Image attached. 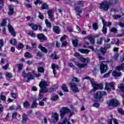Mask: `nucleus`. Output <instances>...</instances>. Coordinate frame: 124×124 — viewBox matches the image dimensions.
<instances>
[{
	"instance_id": "nucleus-30",
	"label": "nucleus",
	"mask_w": 124,
	"mask_h": 124,
	"mask_svg": "<svg viewBox=\"0 0 124 124\" xmlns=\"http://www.w3.org/2000/svg\"><path fill=\"white\" fill-rule=\"evenodd\" d=\"M123 69H124V63H122L119 66L116 67V70L118 71H121V70H123Z\"/></svg>"
},
{
	"instance_id": "nucleus-26",
	"label": "nucleus",
	"mask_w": 124,
	"mask_h": 124,
	"mask_svg": "<svg viewBox=\"0 0 124 124\" xmlns=\"http://www.w3.org/2000/svg\"><path fill=\"white\" fill-rule=\"evenodd\" d=\"M22 123L25 124V123H26V122H27V121H28L29 119H28V117L27 116V114L26 113H24L22 115Z\"/></svg>"
},
{
	"instance_id": "nucleus-47",
	"label": "nucleus",
	"mask_w": 124,
	"mask_h": 124,
	"mask_svg": "<svg viewBox=\"0 0 124 124\" xmlns=\"http://www.w3.org/2000/svg\"><path fill=\"white\" fill-rule=\"evenodd\" d=\"M101 20H102V23L103 24V27H106L107 26V22L105 21V19L102 17H100Z\"/></svg>"
},
{
	"instance_id": "nucleus-1",
	"label": "nucleus",
	"mask_w": 124,
	"mask_h": 124,
	"mask_svg": "<svg viewBox=\"0 0 124 124\" xmlns=\"http://www.w3.org/2000/svg\"><path fill=\"white\" fill-rule=\"evenodd\" d=\"M39 86L41 88L40 90V93H51L56 91V90L58 89L59 88V86L55 85L51 87L50 88L47 89L46 87L49 86V83L43 79L41 80Z\"/></svg>"
},
{
	"instance_id": "nucleus-60",
	"label": "nucleus",
	"mask_w": 124,
	"mask_h": 124,
	"mask_svg": "<svg viewBox=\"0 0 124 124\" xmlns=\"http://www.w3.org/2000/svg\"><path fill=\"white\" fill-rule=\"evenodd\" d=\"M0 99H1V100L2 101H5V96L3 95H0Z\"/></svg>"
},
{
	"instance_id": "nucleus-64",
	"label": "nucleus",
	"mask_w": 124,
	"mask_h": 124,
	"mask_svg": "<svg viewBox=\"0 0 124 124\" xmlns=\"http://www.w3.org/2000/svg\"><path fill=\"white\" fill-rule=\"evenodd\" d=\"M6 25V20L5 19H3L2 23H1V26H5Z\"/></svg>"
},
{
	"instance_id": "nucleus-5",
	"label": "nucleus",
	"mask_w": 124,
	"mask_h": 124,
	"mask_svg": "<svg viewBox=\"0 0 124 124\" xmlns=\"http://www.w3.org/2000/svg\"><path fill=\"white\" fill-rule=\"evenodd\" d=\"M69 85L72 91L75 93H79V92H80V90H79V88H78V87H77V84H76V83H74L73 82H71L69 83Z\"/></svg>"
},
{
	"instance_id": "nucleus-62",
	"label": "nucleus",
	"mask_w": 124,
	"mask_h": 124,
	"mask_svg": "<svg viewBox=\"0 0 124 124\" xmlns=\"http://www.w3.org/2000/svg\"><path fill=\"white\" fill-rule=\"evenodd\" d=\"M42 124H47V118H44L43 120L42 121Z\"/></svg>"
},
{
	"instance_id": "nucleus-58",
	"label": "nucleus",
	"mask_w": 124,
	"mask_h": 124,
	"mask_svg": "<svg viewBox=\"0 0 124 124\" xmlns=\"http://www.w3.org/2000/svg\"><path fill=\"white\" fill-rule=\"evenodd\" d=\"M62 42V47H64V46H66L67 45V42L66 41H63Z\"/></svg>"
},
{
	"instance_id": "nucleus-11",
	"label": "nucleus",
	"mask_w": 124,
	"mask_h": 124,
	"mask_svg": "<svg viewBox=\"0 0 124 124\" xmlns=\"http://www.w3.org/2000/svg\"><path fill=\"white\" fill-rule=\"evenodd\" d=\"M29 26L31 28L33 31H37V29H39V31H41V29H42V27L40 25H37L33 23H30Z\"/></svg>"
},
{
	"instance_id": "nucleus-36",
	"label": "nucleus",
	"mask_w": 124,
	"mask_h": 124,
	"mask_svg": "<svg viewBox=\"0 0 124 124\" xmlns=\"http://www.w3.org/2000/svg\"><path fill=\"white\" fill-rule=\"evenodd\" d=\"M62 89L64 92H65L66 93H68V92H69V90H68V89H67V87H66V85L65 84H63L62 85Z\"/></svg>"
},
{
	"instance_id": "nucleus-2",
	"label": "nucleus",
	"mask_w": 124,
	"mask_h": 124,
	"mask_svg": "<svg viewBox=\"0 0 124 124\" xmlns=\"http://www.w3.org/2000/svg\"><path fill=\"white\" fill-rule=\"evenodd\" d=\"M99 7L100 9L103 10V11H108V9L110 8V6L108 4L107 1H103L99 3Z\"/></svg>"
},
{
	"instance_id": "nucleus-57",
	"label": "nucleus",
	"mask_w": 124,
	"mask_h": 124,
	"mask_svg": "<svg viewBox=\"0 0 124 124\" xmlns=\"http://www.w3.org/2000/svg\"><path fill=\"white\" fill-rule=\"evenodd\" d=\"M117 29L115 28H112L111 29H110V31H111V32H114L115 33H116V32H117Z\"/></svg>"
},
{
	"instance_id": "nucleus-23",
	"label": "nucleus",
	"mask_w": 124,
	"mask_h": 124,
	"mask_svg": "<svg viewBox=\"0 0 124 124\" xmlns=\"http://www.w3.org/2000/svg\"><path fill=\"white\" fill-rule=\"evenodd\" d=\"M78 51L82 54H89L90 53V50L88 49L79 48Z\"/></svg>"
},
{
	"instance_id": "nucleus-14",
	"label": "nucleus",
	"mask_w": 124,
	"mask_h": 124,
	"mask_svg": "<svg viewBox=\"0 0 124 124\" xmlns=\"http://www.w3.org/2000/svg\"><path fill=\"white\" fill-rule=\"evenodd\" d=\"M37 37L41 42H43V41L47 39V37L45 36L43 33L38 34Z\"/></svg>"
},
{
	"instance_id": "nucleus-59",
	"label": "nucleus",
	"mask_w": 124,
	"mask_h": 124,
	"mask_svg": "<svg viewBox=\"0 0 124 124\" xmlns=\"http://www.w3.org/2000/svg\"><path fill=\"white\" fill-rule=\"evenodd\" d=\"M16 117H17V112L16 111H15L12 115V120H13V119H15Z\"/></svg>"
},
{
	"instance_id": "nucleus-61",
	"label": "nucleus",
	"mask_w": 124,
	"mask_h": 124,
	"mask_svg": "<svg viewBox=\"0 0 124 124\" xmlns=\"http://www.w3.org/2000/svg\"><path fill=\"white\" fill-rule=\"evenodd\" d=\"M38 3H39V4H42V1H41L40 0H36V1L34 2V4H35V5H37Z\"/></svg>"
},
{
	"instance_id": "nucleus-39",
	"label": "nucleus",
	"mask_w": 124,
	"mask_h": 124,
	"mask_svg": "<svg viewBox=\"0 0 124 124\" xmlns=\"http://www.w3.org/2000/svg\"><path fill=\"white\" fill-rule=\"evenodd\" d=\"M24 56L25 58H29L30 59H31V58H32V55L28 52H26Z\"/></svg>"
},
{
	"instance_id": "nucleus-34",
	"label": "nucleus",
	"mask_w": 124,
	"mask_h": 124,
	"mask_svg": "<svg viewBox=\"0 0 124 124\" xmlns=\"http://www.w3.org/2000/svg\"><path fill=\"white\" fill-rule=\"evenodd\" d=\"M10 43L12 45H16L17 44V41L15 39H11L10 40Z\"/></svg>"
},
{
	"instance_id": "nucleus-63",
	"label": "nucleus",
	"mask_w": 124,
	"mask_h": 124,
	"mask_svg": "<svg viewBox=\"0 0 124 124\" xmlns=\"http://www.w3.org/2000/svg\"><path fill=\"white\" fill-rule=\"evenodd\" d=\"M3 46V40H0V50L1 49V47Z\"/></svg>"
},
{
	"instance_id": "nucleus-46",
	"label": "nucleus",
	"mask_w": 124,
	"mask_h": 124,
	"mask_svg": "<svg viewBox=\"0 0 124 124\" xmlns=\"http://www.w3.org/2000/svg\"><path fill=\"white\" fill-rule=\"evenodd\" d=\"M17 67L18 68V71L19 72H21V70H22V68H23V64H19L18 65H17Z\"/></svg>"
},
{
	"instance_id": "nucleus-49",
	"label": "nucleus",
	"mask_w": 124,
	"mask_h": 124,
	"mask_svg": "<svg viewBox=\"0 0 124 124\" xmlns=\"http://www.w3.org/2000/svg\"><path fill=\"white\" fill-rule=\"evenodd\" d=\"M122 17V16L120 15H115L113 16V19H119V18H121Z\"/></svg>"
},
{
	"instance_id": "nucleus-51",
	"label": "nucleus",
	"mask_w": 124,
	"mask_h": 124,
	"mask_svg": "<svg viewBox=\"0 0 124 124\" xmlns=\"http://www.w3.org/2000/svg\"><path fill=\"white\" fill-rule=\"evenodd\" d=\"M23 48H24V45L22 44H19L17 47L18 50H21V49H23Z\"/></svg>"
},
{
	"instance_id": "nucleus-21",
	"label": "nucleus",
	"mask_w": 124,
	"mask_h": 124,
	"mask_svg": "<svg viewBox=\"0 0 124 124\" xmlns=\"http://www.w3.org/2000/svg\"><path fill=\"white\" fill-rule=\"evenodd\" d=\"M118 2H119L118 0H108V3L109 6H112V5H114V4L118 3Z\"/></svg>"
},
{
	"instance_id": "nucleus-41",
	"label": "nucleus",
	"mask_w": 124,
	"mask_h": 124,
	"mask_svg": "<svg viewBox=\"0 0 124 124\" xmlns=\"http://www.w3.org/2000/svg\"><path fill=\"white\" fill-rule=\"evenodd\" d=\"M42 9H48L49 8V7L46 5V3L42 4V6L41 7Z\"/></svg>"
},
{
	"instance_id": "nucleus-31",
	"label": "nucleus",
	"mask_w": 124,
	"mask_h": 124,
	"mask_svg": "<svg viewBox=\"0 0 124 124\" xmlns=\"http://www.w3.org/2000/svg\"><path fill=\"white\" fill-rule=\"evenodd\" d=\"M106 48L105 47H101L100 48L99 51L100 52V53H101V54H102V55H104V54L106 53Z\"/></svg>"
},
{
	"instance_id": "nucleus-13",
	"label": "nucleus",
	"mask_w": 124,
	"mask_h": 124,
	"mask_svg": "<svg viewBox=\"0 0 124 124\" xmlns=\"http://www.w3.org/2000/svg\"><path fill=\"white\" fill-rule=\"evenodd\" d=\"M8 29L10 32L11 33L12 36H14V37H16V32L14 31V29H13V27H12V26L10 24H8Z\"/></svg>"
},
{
	"instance_id": "nucleus-43",
	"label": "nucleus",
	"mask_w": 124,
	"mask_h": 124,
	"mask_svg": "<svg viewBox=\"0 0 124 124\" xmlns=\"http://www.w3.org/2000/svg\"><path fill=\"white\" fill-rule=\"evenodd\" d=\"M58 99H59V96L58 95H55L51 98V100H53V101H56Z\"/></svg>"
},
{
	"instance_id": "nucleus-7",
	"label": "nucleus",
	"mask_w": 124,
	"mask_h": 124,
	"mask_svg": "<svg viewBox=\"0 0 124 124\" xmlns=\"http://www.w3.org/2000/svg\"><path fill=\"white\" fill-rule=\"evenodd\" d=\"M100 65L101 73H105V72L107 71V64H106V62H100Z\"/></svg>"
},
{
	"instance_id": "nucleus-12",
	"label": "nucleus",
	"mask_w": 124,
	"mask_h": 124,
	"mask_svg": "<svg viewBox=\"0 0 124 124\" xmlns=\"http://www.w3.org/2000/svg\"><path fill=\"white\" fill-rule=\"evenodd\" d=\"M119 104L120 103L119 102V101L116 99H112L110 100L109 103V105L114 106V107H117V106H118Z\"/></svg>"
},
{
	"instance_id": "nucleus-42",
	"label": "nucleus",
	"mask_w": 124,
	"mask_h": 124,
	"mask_svg": "<svg viewBox=\"0 0 124 124\" xmlns=\"http://www.w3.org/2000/svg\"><path fill=\"white\" fill-rule=\"evenodd\" d=\"M30 105H31L30 104V103H29V101H25L23 104V106L24 107H25V108L30 107Z\"/></svg>"
},
{
	"instance_id": "nucleus-32",
	"label": "nucleus",
	"mask_w": 124,
	"mask_h": 124,
	"mask_svg": "<svg viewBox=\"0 0 124 124\" xmlns=\"http://www.w3.org/2000/svg\"><path fill=\"white\" fill-rule=\"evenodd\" d=\"M50 57L53 59V60H58V59H59L60 58L59 57V56H57V55H56V53H53L51 55Z\"/></svg>"
},
{
	"instance_id": "nucleus-10",
	"label": "nucleus",
	"mask_w": 124,
	"mask_h": 124,
	"mask_svg": "<svg viewBox=\"0 0 124 124\" xmlns=\"http://www.w3.org/2000/svg\"><path fill=\"white\" fill-rule=\"evenodd\" d=\"M59 119V114L57 112H53L51 114V120L53 123H57Z\"/></svg>"
},
{
	"instance_id": "nucleus-24",
	"label": "nucleus",
	"mask_w": 124,
	"mask_h": 124,
	"mask_svg": "<svg viewBox=\"0 0 124 124\" xmlns=\"http://www.w3.org/2000/svg\"><path fill=\"white\" fill-rule=\"evenodd\" d=\"M51 67L53 69V73L54 75H56V68L59 69V66L58 65L53 64L51 65Z\"/></svg>"
},
{
	"instance_id": "nucleus-56",
	"label": "nucleus",
	"mask_w": 124,
	"mask_h": 124,
	"mask_svg": "<svg viewBox=\"0 0 124 124\" xmlns=\"http://www.w3.org/2000/svg\"><path fill=\"white\" fill-rule=\"evenodd\" d=\"M74 56L76 57V58H78V59H80V58L82 57L79 53L77 52H75L74 54Z\"/></svg>"
},
{
	"instance_id": "nucleus-4",
	"label": "nucleus",
	"mask_w": 124,
	"mask_h": 124,
	"mask_svg": "<svg viewBox=\"0 0 124 124\" xmlns=\"http://www.w3.org/2000/svg\"><path fill=\"white\" fill-rule=\"evenodd\" d=\"M70 109L68 108L67 107H63L62 109L60 111V117L61 119H63L64 115H65V114L70 113Z\"/></svg>"
},
{
	"instance_id": "nucleus-55",
	"label": "nucleus",
	"mask_w": 124,
	"mask_h": 124,
	"mask_svg": "<svg viewBox=\"0 0 124 124\" xmlns=\"http://www.w3.org/2000/svg\"><path fill=\"white\" fill-rule=\"evenodd\" d=\"M102 31L104 34L107 33V28H106V27H103Z\"/></svg>"
},
{
	"instance_id": "nucleus-37",
	"label": "nucleus",
	"mask_w": 124,
	"mask_h": 124,
	"mask_svg": "<svg viewBox=\"0 0 124 124\" xmlns=\"http://www.w3.org/2000/svg\"><path fill=\"white\" fill-rule=\"evenodd\" d=\"M72 43L75 47H77L78 45V39L72 40Z\"/></svg>"
},
{
	"instance_id": "nucleus-38",
	"label": "nucleus",
	"mask_w": 124,
	"mask_h": 124,
	"mask_svg": "<svg viewBox=\"0 0 124 124\" xmlns=\"http://www.w3.org/2000/svg\"><path fill=\"white\" fill-rule=\"evenodd\" d=\"M119 89H120L121 91L124 93V84H120L118 86Z\"/></svg>"
},
{
	"instance_id": "nucleus-48",
	"label": "nucleus",
	"mask_w": 124,
	"mask_h": 124,
	"mask_svg": "<svg viewBox=\"0 0 124 124\" xmlns=\"http://www.w3.org/2000/svg\"><path fill=\"white\" fill-rule=\"evenodd\" d=\"M103 38H100L97 40V44H102Z\"/></svg>"
},
{
	"instance_id": "nucleus-20",
	"label": "nucleus",
	"mask_w": 124,
	"mask_h": 124,
	"mask_svg": "<svg viewBox=\"0 0 124 124\" xmlns=\"http://www.w3.org/2000/svg\"><path fill=\"white\" fill-rule=\"evenodd\" d=\"M53 31L55 33L59 34L61 31V30H60V27H59V26H54L53 28Z\"/></svg>"
},
{
	"instance_id": "nucleus-44",
	"label": "nucleus",
	"mask_w": 124,
	"mask_h": 124,
	"mask_svg": "<svg viewBox=\"0 0 124 124\" xmlns=\"http://www.w3.org/2000/svg\"><path fill=\"white\" fill-rule=\"evenodd\" d=\"M28 34H29V35H31V36L32 37H35L36 36L35 33H33V31H29Z\"/></svg>"
},
{
	"instance_id": "nucleus-52",
	"label": "nucleus",
	"mask_w": 124,
	"mask_h": 124,
	"mask_svg": "<svg viewBox=\"0 0 124 124\" xmlns=\"http://www.w3.org/2000/svg\"><path fill=\"white\" fill-rule=\"evenodd\" d=\"M117 111L121 115H124V111L122 108H119Z\"/></svg>"
},
{
	"instance_id": "nucleus-27",
	"label": "nucleus",
	"mask_w": 124,
	"mask_h": 124,
	"mask_svg": "<svg viewBox=\"0 0 124 124\" xmlns=\"http://www.w3.org/2000/svg\"><path fill=\"white\" fill-rule=\"evenodd\" d=\"M58 124H71L67 120V118H64L62 123H58Z\"/></svg>"
},
{
	"instance_id": "nucleus-19",
	"label": "nucleus",
	"mask_w": 124,
	"mask_h": 124,
	"mask_svg": "<svg viewBox=\"0 0 124 124\" xmlns=\"http://www.w3.org/2000/svg\"><path fill=\"white\" fill-rule=\"evenodd\" d=\"M9 15H13L14 13V7L11 5H9Z\"/></svg>"
},
{
	"instance_id": "nucleus-22",
	"label": "nucleus",
	"mask_w": 124,
	"mask_h": 124,
	"mask_svg": "<svg viewBox=\"0 0 124 124\" xmlns=\"http://www.w3.org/2000/svg\"><path fill=\"white\" fill-rule=\"evenodd\" d=\"M112 76L115 77V78H118V77H121L122 76V73L120 72H117L116 71H114L112 73Z\"/></svg>"
},
{
	"instance_id": "nucleus-15",
	"label": "nucleus",
	"mask_w": 124,
	"mask_h": 124,
	"mask_svg": "<svg viewBox=\"0 0 124 124\" xmlns=\"http://www.w3.org/2000/svg\"><path fill=\"white\" fill-rule=\"evenodd\" d=\"M84 4H85V1L83 0H79L75 3V5L76 7H83L84 6Z\"/></svg>"
},
{
	"instance_id": "nucleus-16",
	"label": "nucleus",
	"mask_w": 124,
	"mask_h": 124,
	"mask_svg": "<svg viewBox=\"0 0 124 124\" xmlns=\"http://www.w3.org/2000/svg\"><path fill=\"white\" fill-rule=\"evenodd\" d=\"M75 64L78 68H84L88 65L87 63H81L79 62H75Z\"/></svg>"
},
{
	"instance_id": "nucleus-40",
	"label": "nucleus",
	"mask_w": 124,
	"mask_h": 124,
	"mask_svg": "<svg viewBox=\"0 0 124 124\" xmlns=\"http://www.w3.org/2000/svg\"><path fill=\"white\" fill-rule=\"evenodd\" d=\"M93 29L94 30V31H96L98 30V25H97V23H94L93 24Z\"/></svg>"
},
{
	"instance_id": "nucleus-17",
	"label": "nucleus",
	"mask_w": 124,
	"mask_h": 124,
	"mask_svg": "<svg viewBox=\"0 0 124 124\" xmlns=\"http://www.w3.org/2000/svg\"><path fill=\"white\" fill-rule=\"evenodd\" d=\"M75 10L76 11H77L78 12L77 14V16H78V17H82V15H81V13H82V9L81 8H79V7H75Z\"/></svg>"
},
{
	"instance_id": "nucleus-18",
	"label": "nucleus",
	"mask_w": 124,
	"mask_h": 124,
	"mask_svg": "<svg viewBox=\"0 0 124 124\" xmlns=\"http://www.w3.org/2000/svg\"><path fill=\"white\" fill-rule=\"evenodd\" d=\"M87 39L90 41L91 43L92 44H94L95 41H94V38L93 37V35H89L87 36Z\"/></svg>"
},
{
	"instance_id": "nucleus-33",
	"label": "nucleus",
	"mask_w": 124,
	"mask_h": 124,
	"mask_svg": "<svg viewBox=\"0 0 124 124\" xmlns=\"http://www.w3.org/2000/svg\"><path fill=\"white\" fill-rule=\"evenodd\" d=\"M45 23L47 28H51L52 27V24H51V23H50V22H49V21L47 19H46L45 20Z\"/></svg>"
},
{
	"instance_id": "nucleus-28",
	"label": "nucleus",
	"mask_w": 124,
	"mask_h": 124,
	"mask_svg": "<svg viewBox=\"0 0 124 124\" xmlns=\"http://www.w3.org/2000/svg\"><path fill=\"white\" fill-rule=\"evenodd\" d=\"M36 100H37V99H36L33 100V102L32 103L31 105V108H35L36 106H37V103L36 102Z\"/></svg>"
},
{
	"instance_id": "nucleus-50",
	"label": "nucleus",
	"mask_w": 124,
	"mask_h": 124,
	"mask_svg": "<svg viewBox=\"0 0 124 124\" xmlns=\"http://www.w3.org/2000/svg\"><path fill=\"white\" fill-rule=\"evenodd\" d=\"M66 38H67V36L65 35L60 38V41H61V42H62L64 41L65 39H66Z\"/></svg>"
},
{
	"instance_id": "nucleus-9",
	"label": "nucleus",
	"mask_w": 124,
	"mask_h": 124,
	"mask_svg": "<svg viewBox=\"0 0 124 124\" xmlns=\"http://www.w3.org/2000/svg\"><path fill=\"white\" fill-rule=\"evenodd\" d=\"M105 89L108 92H111V89L110 87L112 88V90H115V87H114V84L112 82H105Z\"/></svg>"
},
{
	"instance_id": "nucleus-53",
	"label": "nucleus",
	"mask_w": 124,
	"mask_h": 124,
	"mask_svg": "<svg viewBox=\"0 0 124 124\" xmlns=\"http://www.w3.org/2000/svg\"><path fill=\"white\" fill-rule=\"evenodd\" d=\"M72 80L74 81V82H76L77 83H79L80 82V80L78 79V78L75 77L73 78Z\"/></svg>"
},
{
	"instance_id": "nucleus-45",
	"label": "nucleus",
	"mask_w": 124,
	"mask_h": 124,
	"mask_svg": "<svg viewBox=\"0 0 124 124\" xmlns=\"http://www.w3.org/2000/svg\"><path fill=\"white\" fill-rule=\"evenodd\" d=\"M38 72H40L41 73H44V68L43 67H40L38 68Z\"/></svg>"
},
{
	"instance_id": "nucleus-3",
	"label": "nucleus",
	"mask_w": 124,
	"mask_h": 124,
	"mask_svg": "<svg viewBox=\"0 0 124 124\" xmlns=\"http://www.w3.org/2000/svg\"><path fill=\"white\" fill-rule=\"evenodd\" d=\"M90 82L93 88V89L92 90V92H95V91H96V90H98V89H100V90H102V89L103 88V85H102V84H95V82H94V80L93 79H92L90 80Z\"/></svg>"
},
{
	"instance_id": "nucleus-35",
	"label": "nucleus",
	"mask_w": 124,
	"mask_h": 124,
	"mask_svg": "<svg viewBox=\"0 0 124 124\" xmlns=\"http://www.w3.org/2000/svg\"><path fill=\"white\" fill-rule=\"evenodd\" d=\"M80 61L81 62H90V60L88 59H86V58H84L83 57H80Z\"/></svg>"
},
{
	"instance_id": "nucleus-25",
	"label": "nucleus",
	"mask_w": 124,
	"mask_h": 124,
	"mask_svg": "<svg viewBox=\"0 0 124 124\" xmlns=\"http://www.w3.org/2000/svg\"><path fill=\"white\" fill-rule=\"evenodd\" d=\"M39 49H40L42 52H43L44 53H48V50H47V48L44 47V46H41V45H39L38 47Z\"/></svg>"
},
{
	"instance_id": "nucleus-29",
	"label": "nucleus",
	"mask_w": 124,
	"mask_h": 124,
	"mask_svg": "<svg viewBox=\"0 0 124 124\" xmlns=\"http://www.w3.org/2000/svg\"><path fill=\"white\" fill-rule=\"evenodd\" d=\"M47 14L49 17V18L51 20H53V18L54 17V16L53 15V11L52 10H49L47 12Z\"/></svg>"
},
{
	"instance_id": "nucleus-8",
	"label": "nucleus",
	"mask_w": 124,
	"mask_h": 124,
	"mask_svg": "<svg viewBox=\"0 0 124 124\" xmlns=\"http://www.w3.org/2000/svg\"><path fill=\"white\" fill-rule=\"evenodd\" d=\"M22 76L23 77H28L27 82H30V80L34 79V76L31 75V72L26 73L25 72H22Z\"/></svg>"
},
{
	"instance_id": "nucleus-6",
	"label": "nucleus",
	"mask_w": 124,
	"mask_h": 124,
	"mask_svg": "<svg viewBox=\"0 0 124 124\" xmlns=\"http://www.w3.org/2000/svg\"><path fill=\"white\" fill-rule=\"evenodd\" d=\"M104 95H107V93L104 91H102L96 93L94 96V97L95 99L99 100V99H101V98H102V96Z\"/></svg>"
},
{
	"instance_id": "nucleus-54",
	"label": "nucleus",
	"mask_w": 124,
	"mask_h": 124,
	"mask_svg": "<svg viewBox=\"0 0 124 124\" xmlns=\"http://www.w3.org/2000/svg\"><path fill=\"white\" fill-rule=\"evenodd\" d=\"M38 17L41 20H43L44 19V16L43 15L41 14V13H40V12H39Z\"/></svg>"
}]
</instances>
